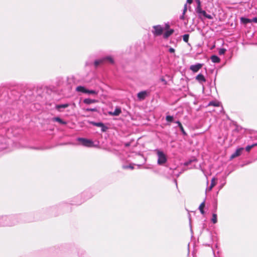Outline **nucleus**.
Returning <instances> with one entry per match:
<instances>
[{
	"label": "nucleus",
	"mask_w": 257,
	"mask_h": 257,
	"mask_svg": "<svg viewBox=\"0 0 257 257\" xmlns=\"http://www.w3.org/2000/svg\"><path fill=\"white\" fill-rule=\"evenodd\" d=\"M242 127L238 125H236L235 128L234 130V131L236 132H239L241 130Z\"/></svg>",
	"instance_id": "29"
},
{
	"label": "nucleus",
	"mask_w": 257,
	"mask_h": 257,
	"mask_svg": "<svg viewBox=\"0 0 257 257\" xmlns=\"http://www.w3.org/2000/svg\"><path fill=\"white\" fill-rule=\"evenodd\" d=\"M252 148H253V146L248 145L246 146V147L245 148V150L247 152H249Z\"/></svg>",
	"instance_id": "30"
},
{
	"label": "nucleus",
	"mask_w": 257,
	"mask_h": 257,
	"mask_svg": "<svg viewBox=\"0 0 257 257\" xmlns=\"http://www.w3.org/2000/svg\"><path fill=\"white\" fill-rule=\"evenodd\" d=\"M105 60H108L110 63H113V59L110 56H107L102 59L95 60L94 62V65L95 66H97L99 64L102 63Z\"/></svg>",
	"instance_id": "3"
},
{
	"label": "nucleus",
	"mask_w": 257,
	"mask_h": 257,
	"mask_svg": "<svg viewBox=\"0 0 257 257\" xmlns=\"http://www.w3.org/2000/svg\"><path fill=\"white\" fill-rule=\"evenodd\" d=\"M77 140L83 146L87 147H92L93 146V142L90 140L82 138H78Z\"/></svg>",
	"instance_id": "2"
},
{
	"label": "nucleus",
	"mask_w": 257,
	"mask_h": 257,
	"mask_svg": "<svg viewBox=\"0 0 257 257\" xmlns=\"http://www.w3.org/2000/svg\"><path fill=\"white\" fill-rule=\"evenodd\" d=\"M169 52L170 53H174L175 49L174 48H170L169 49Z\"/></svg>",
	"instance_id": "34"
},
{
	"label": "nucleus",
	"mask_w": 257,
	"mask_h": 257,
	"mask_svg": "<svg viewBox=\"0 0 257 257\" xmlns=\"http://www.w3.org/2000/svg\"><path fill=\"white\" fill-rule=\"evenodd\" d=\"M158 157L157 164L159 165H163L167 161V157L166 154L161 150L156 149L154 151Z\"/></svg>",
	"instance_id": "1"
},
{
	"label": "nucleus",
	"mask_w": 257,
	"mask_h": 257,
	"mask_svg": "<svg viewBox=\"0 0 257 257\" xmlns=\"http://www.w3.org/2000/svg\"><path fill=\"white\" fill-rule=\"evenodd\" d=\"M196 12L199 15H203L205 18H207L209 19H211L212 18V17H211V16L210 15H207L205 11L202 10L201 9V7H196Z\"/></svg>",
	"instance_id": "5"
},
{
	"label": "nucleus",
	"mask_w": 257,
	"mask_h": 257,
	"mask_svg": "<svg viewBox=\"0 0 257 257\" xmlns=\"http://www.w3.org/2000/svg\"><path fill=\"white\" fill-rule=\"evenodd\" d=\"M69 106L68 103L63 104H57L55 105V108L57 111H62V109L66 108Z\"/></svg>",
	"instance_id": "12"
},
{
	"label": "nucleus",
	"mask_w": 257,
	"mask_h": 257,
	"mask_svg": "<svg viewBox=\"0 0 257 257\" xmlns=\"http://www.w3.org/2000/svg\"><path fill=\"white\" fill-rule=\"evenodd\" d=\"M241 21L243 24H247V23H251V19H247V18H241Z\"/></svg>",
	"instance_id": "20"
},
{
	"label": "nucleus",
	"mask_w": 257,
	"mask_h": 257,
	"mask_svg": "<svg viewBox=\"0 0 257 257\" xmlns=\"http://www.w3.org/2000/svg\"><path fill=\"white\" fill-rule=\"evenodd\" d=\"M243 148H240L239 149H237L234 153H233L230 156V159H232L236 157L239 156L241 153V151H242Z\"/></svg>",
	"instance_id": "11"
},
{
	"label": "nucleus",
	"mask_w": 257,
	"mask_h": 257,
	"mask_svg": "<svg viewBox=\"0 0 257 257\" xmlns=\"http://www.w3.org/2000/svg\"><path fill=\"white\" fill-rule=\"evenodd\" d=\"M252 22L257 23V18L255 17V18H253V19H251V23H252Z\"/></svg>",
	"instance_id": "33"
},
{
	"label": "nucleus",
	"mask_w": 257,
	"mask_h": 257,
	"mask_svg": "<svg viewBox=\"0 0 257 257\" xmlns=\"http://www.w3.org/2000/svg\"><path fill=\"white\" fill-rule=\"evenodd\" d=\"M211 60L213 63H219L220 61V58L216 55H212L211 57Z\"/></svg>",
	"instance_id": "16"
},
{
	"label": "nucleus",
	"mask_w": 257,
	"mask_h": 257,
	"mask_svg": "<svg viewBox=\"0 0 257 257\" xmlns=\"http://www.w3.org/2000/svg\"><path fill=\"white\" fill-rule=\"evenodd\" d=\"M149 94V92L147 91H142L138 93V98L140 100H144Z\"/></svg>",
	"instance_id": "9"
},
{
	"label": "nucleus",
	"mask_w": 257,
	"mask_h": 257,
	"mask_svg": "<svg viewBox=\"0 0 257 257\" xmlns=\"http://www.w3.org/2000/svg\"><path fill=\"white\" fill-rule=\"evenodd\" d=\"M195 1L197 4V7H201V2L200 0H195Z\"/></svg>",
	"instance_id": "32"
},
{
	"label": "nucleus",
	"mask_w": 257,
	"mask_h": 257,
	"mask_svg": "<svg viewBox=\"0 0 257 257\" xmlns=\"http://www.w3.org/2000/svg\"><path fill=\"white\" fill-rule=\"evenodd\" d=\"M87 111H97L98 110L96 107L94 108H87L86 109Z\"/></svg>",
	"instance_id": "28"
},
{
	"label": "nucleus",
	"mask_w": 257,
	"mask_h": 257,
	"mask_svg": "<svg viewBox=\"0 0 257 257\" xmlns=\"http://www.w3.org/2000/svg\"><path fill=\"white\" fill-rule=\"evenodd\" d=\"M96 102H97V100L90 98H86L83 100V102L86 104H89Z\"/></svg>",
	"instance_id": "15"
},
{
	"label": "nucleus",
	"mask_w": 257,
	"mask_h": 257,
	"mask_svg": "<svg viewBox=\"0 0 257 257\" xmlns=\"http://www.w3.org/2000/svg\"><path fill=\"white\" fill-rule=\"evenodd\" d=\"M123 168L124 169H134V167L132 166V165H128V166H123Z\"/></svg>",
	"instance_id": "31"
},
{
	"label": "nucleus",
	"mask_w": 257,
	"mask_h": 257,
	"mask_svg": "<svg viewBox=\"0 0 257 257\" xmlns=\"http://www.w3.org/2000/svg\"><path fill=\"white\" fill-rule=\"evenodd\" d=\"M187 10V3L185 4L184 6L182 16H180V19L181 20L184 19V15Z\"/></svg>",
	"instance_id": "18"
},
{
	"label": "nucleus",
	"mask_w": 257,
	"mask_h": 257,
	"mask_svg": "<svg viewBox=\"0 0 257 257\" xmlns=\"http://www.w3.org/2000/svg\"><path fill=\"white\" fill-rule=\"evenodd\" d=\"M209 105L216 106V108L213 110L214 112L219 111V112H222L223 111V108L222 106L219 105V102L212 101L209 103Z\"/></svg>",
	"instance_id": "4"
},
{
	"label": "nucleus",
	"mask_w": 257,
	"mask_h": 257,
	"mask_svg": "<svg viewBox=\"0 0 257 257\" xmlns=\"http://www.w3.org/2000/svg\"><path fill=\"white\" fill-rule=\"evenodd\" d=\"M54 120L57 121H58L59 123L61 124H65L66 122L61 119L59 117H55L54 118Z\"/></svg>",
	"instance_id": "23"
},
{
	"label": "nucleus",
	"mask_w": 257,
	"mask_h": 257,
	"mask_svg": "<svg viewBox=\"0 0 257 257\" xmlns=\"http://www.w3.org/2000/svg\"><path fill=\"white\" fill-rule=\"evenodd\" d=\"M109 114L113 115V116H117L119 113H109Z\"/></svg>",
	"instance_id": "36"
},
{
	"label": "nucleus",
	"mask_w": 257,
	"mask_h": 257,
	"mask_svg": "<svg viewBox=\"0 0 257 257\" xmlns=\"http://www.w3.org/2000/svg\"><path fill=\"white\" fill-rule=\"evenodd\" d=\"M87 90V89H86L85 87L82 86H78L76 88V90L77 92H80L83 93H86Z\"/></svg>",
	"instance_id": "13"
},
{
	"label": "nucleus",
	"mask_w": 257,
	"mask_h": 257,
	"mask_svg": "<svg viewBox=\"0 0 257 257\" xmlns=\"http://www.w3.org/2000/svg\"><path fill=\"white\" fill-rule=\"evenodd\" d=\"M88 94H91L93 95H96L98 94V91L94 90H87V93Z\"/></svg>",
	"instance_id": "19"
},
{
	"label": "nucleus",
	"mask_w": 257,
	"mask_h": 257,
	"mask_svg": "<svg viewBox=\"0 0 257 257\" xmlns=\"http://www.w3.org/2000/svg\"><path fill=\"white\" fill-rule=\"evenodd\" d=\"M204 206H205V202L203 201V202H202L201 203V204L199 205V209L202 214H204V211L203 209Z\"/></svg>",
	"instance_id": "17"
},
{
	"label": "nucleus",
	"mask_w": 257,
	"mask_h": 257,
	"mask_svg": "<svg viewBox=\"0 0 257 257\" xmlns=\"http://www.w3.org/2000/svg\"><path fill=\"white\" fill-rule=\"evenodd\" d=\"M179 128H180L181 131L182 132V134L184 135H186V133L181 123H179Z\"/></svg>",
	"instance_id": "26"
},
{
	"label": "nucleus",
	"mask_w": 257,
	"mask_h": 257,
	"mask_svg": "<svg viewBox=\"0 0 257 257\" xmlns=\"http://www.w3.org/2000/svg\"><path fill=\"white\" fill-rule=\"evenodd\" d=\"M174 32V30L173 29H170L166 31L164 34L163 37L164 38H168L170 35H171Z\"/></svg>",
	"instance_id": "14"
},
{
	"label": "nucleus",
	"mask_w": 257,
	"mask_h": 257,
	"mask_svg": "<svg viewBox=\"0 0 257 257\" xmlns=\"http://www.w3.org/2000/svg\"><path fill=\"white\" fill-rule=\"evenodd\" d=\"M192 3V0H187V3L191 4Z\"/></svg>",
	"instance_id": "37"
},
{
	"label": "nucleus",
	"mask_w": 257,
	"mask_h": 257,
	"mask_svg": "<svg viewBox=\"0 0 257 257\" xmlns=\"http://www.w3.org/2000/svg\"><path fill=\"white\" fill-rule=\"evenodd\" d=\"M183 39L184 42H188L189 40V35L188 34H185L183 36Z\"/></svg>",
	"instance_id": "24"
},
{
	"label": "nucleus",
	"mask_w": 257,
	"mask_h": 257,
	"mask_svg": "<svg viewBox=\"0 0 257 257\" xmlns=\"http://www.w3.org/2000/svg\"><path fill=\"white\" fill-rule=\"evenodd\" d=\"M196 80H197L200 83L203 84L206 82V79L204 76L202 74H199L196 77Z\"/></svg>",
	"instance_id": "10"
},
{
	"label": "nucleus",
	"mask_w": 257,
	"mask_h": 257,
	"mask_svg": "<svg viewBox=\"0 0 257 257\" xmlns=\"http://www.w3.org/2000/svg\"><path fill=\"white\" fill-rule=\"evenodd\" d=\"M202 64L197 63L190 66V69L193 72H197L202 68Z\"/></svg>",
	"instance_id": "8"
},
{
	"label": "nucleus",
	"mask_w": 257,
	"mask_h": 257,
	"mask_svg": "<svg viewBox=\"0 0 257 257\" xmlns=\"http://www.w3.org/2000/svg\"><path fill=\"white\" fill-rule=\"evenodd\" d=\"M215 185V179L214 178H213L211 179V184L209 188V190H211L212 188Z\"/></svg>",
	"instance_id": "21"
},
{
	"label": "nucleus",
	"mask_w": 257,
	"mask_h": 257,
	"mask_svg": "<svg viewBox=\"0 0 257 257\" xmlns=\"http://www.w3.org/2000/svg\"><path fill=\"white\" fill-rule=\"evenodd\" d=\"M173 120V117L172 116L168 115L166 116V120L168 122H171Z\"/></svg>",
	"instance_id": "27"
},
{
	"label": "nucleus",
	"mask_w": 257,
	"mask_h": 257,
	"mask_svg": "<svg viewBox=\"0 0 257 257\" xmlns=\"http://www.w3.org/2000/svg\"><path fill=\"white\" fill-rule=\"evenodd\" d=\"M90 123L93 124V125H95V126H96L98 127H100L101 130L102 132H105L107 129V127L103 123H102L101 122H96L91 121V122H90Z\"/></svg>",
	"instance_id": "7"
},
{
	"label": "nucleus",
	"mask_w": 257,
	"mask_h": 257,
	"mask_svg": "<svg viewBox=\"0 0 257 257\" xmlns=\"http://www.w3.org/2000/svg\"><path fill=\"white\" fill-rule=\"evenodd\" d=\"M114 112H121V110L119 108H116Z\"/></svg>",
	"instance_id": "35"
},
{
	"label": "nucleus",
	"mask_w": 257,
	"mask_h": 257,
	"mask_svg": "<svg viewBox=\"0 0 257 257\" xmlns=\"http://www.w3.org/2000/svg\"><path fill=\"white\" fill-rule=\"evenodd\" d=\"M175 123L178 124V126L179 127V123H181V122L179 121H175Z\"/></svg>",
	"instance_id": "38"
},
{
	"label": "nucleus",
	"mask_w": 257,
	"mask_h": 257,
	"mask_svg": "<svg viewBox=\"0 0 257 257\" xmlns=\"http://www.w3.org/2000/svg\"><path fill=\"white\" fill-rule=\"evenodd\" d=\"M211 221L213 223H216L217 221V215L215 213H213L212 214V217L211 219Z\"/></svg>",
	"instance_id": "22"
},
{
	"label": "nucleus",
	"mask_w": 257,
	"mask_h": 257,
	"mask_svg": "<svg viewBox=\"0 0 257 257\" xmlns=\"http://www.w3.org/2000/svg\"><path fill=\"white\" fill-rule=\"evenodd\" d=\"M154 29V31H153V33L154 35L157 36L161 35L163 31V28L160 25L155 26L153 27Z\"/></svg>",
	"instance_id": "6"
},
{
	"label": "nucleus",
	"mask_w": 257,
	"mask_h": 257,
	"mask_svg": "<svg viewBox=\"0 0 257 257\" xmlns=\"http://www.w3.org/2000/svg\"><path fill=\"white\" fill-rule=\"evenodd\" d=\"M252 146H253V147H254V146H257V143L252 144Z\"/></svg>",
	"instance_id": "39"
},
{
	"label": "nucleus",
	"mask_w": 257,
	"mask_h": 257,
	"mask_svg": "<svg viewBox=\"0 0 257 257\" xmlns=\"http://www.w3.org/2000/svg\"><path fill=\"white\" fill-rule=\"evenodd\" d=\"M226 51V50L225 49L221 48L219 49L218 53L219 55H223L225 53Z\"/></svg>",
	"instance_id": "25"
}]
</instances>
